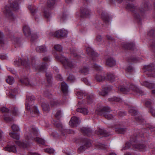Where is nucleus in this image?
Here are the masks:
<instances>
[{
    "instance_id": "33",
    "label": "nucleus",
    "mask_w": 155,
    "mask_h": 155,
    "mask_svg": "<svg viewBox=\"0 0 155 155\" xmlns=\"http://www.w3.org/2000/svg\"><path fill=\"white\" fill-rule=\"evenodd\" d=\"M95 78L97 81L99 82L104 81L105 79L104 76L99 74H96Z\"/></svg>"
},
{
    "instance_id": "36",
    "label": "nucleus",
    "mask_w": 155,
    "mask_h": 155,
    "mask_svg": "<svg viewBox=\"0 0 155 155\" xmlns=\"http://www.w3.org/2000/svg\"><path fill=\"white\" fill-rule=\"evenodd\" d=\"M77 111L78 112L82 113L84 115H87L88 114V111L86 108H78L77 109Z\"/></svg>"
},
{
    "instance_id": "43",
    "label": "nucleus",
    "mask_w": 155,
    "mask_h": 155,
    "mask_svg": "<svg viewBox=\"0 0 155 155\" xmlns=\"http://www.w3.org/2000/svg\"><path fill=\"white\" fill-rule=\"evenodd\" d=\"M115 78L114 75L112 74H108L107 75V78L111 82L114 81Z\"/></svg>"
},
{
    "instance_id": "35",
    "label": "nucleus",
    "mask_w": 155,
    "mask_h": 155,
    "mask_svg": "<svg viewBox=\"0 0 155 155\" xmlns=\"http://www.w3.org/2000/svg\"><path fill=\"white\" fill-rule=\"evenodd\" d=\"M17 92V89L14 88L10 90L9 93V96L11 98H15V94Z\"/></svg>"
},
{
    "instance_id": "8",
    "label": "nucleus",
    "mask_w": 155,
    "mask_h": 155,
    "mask_svg": "<svg viewBox=\"0 0 155 155\" xmlns=\"http://www.w3.org/2000/svg\"><path fill=\"white\" fill-rule=\"evenodd\" d=\"M111 111L109 107L106 106L103 107L100 110L99 114L104 117L107 120H109L112 119L114 116L111 114H109Z\"/></svg>"
},
{
    "instance_id": "32",
    "label": "nucleus",
    "mask_w": 155,
    "mask_h": 155,
    "mask_svg": "<svg viewBox=\"0 0 155 155\" xmlns=\"http://www.w3.org/2000/svg\"><path fill=\"white\" fill-rule=\"evenodd\" d=\"M78 99H82L84 96H86V94L85 92L81 90H78L76 91Z\"/></svg>"
},
{
    "instance_id": "29",
    "label": "nucleus",
    "mask_w": 155,
    "mask_h": 155,
    "mask_svg": "<svg viewBox=\"0 0 155 155\" xmlns=\"http://www.w3.org/2000/svg\"><path fill=\"white\" fill-rule=\"evenodd\" d=\"M61 90L64 94H66L68 92V87L67 84L64 82L61 84Z\"/></svg>"
},
{
    "instance_id": "52",
    "label": "nucleus",
    "mask_w": 155,
    "mask_h": 155,
    "mask_svg": "<svg viewBox=\"0 0 155 155\" xmlns=\"http://www.w3.org/2000/svg\"><path fill=\"white\" fill-rule=\"evenodd\" d=\"M84 145L87 148L91 146V142L90 140L86 139L85 140V143Z\"/></svg>"
},
{
    "instance_id": "50",
    "label": "nucleus",
    "mask_w": 155,
    "mask_h": 155,
    "mask_svg": "<svg viewBox=\"0 0 155 155\" xmlns=\"http://www.w3.org/2000/svg\"><path fill=\"white\" fill-rule=\"evenodd\" d=\"M108 100L110 102H119L120 101L121 99L119 97H112L108 99Z\"/></svg>"
},
{
    "instance_id": "44",
    "label": "nucleus",
    "mask_w": 155,
    "mask_h": 155,
    "mask_svg": "<svg viewBox=\"0 0 155 155\" xmlns=\"http://www.w3.org/2000/svg\"><path fill=\"white\" fill-rule=\"evenodd\" d=\"M128 109L129 113L132 115L135 116L137 114V111L134 109L133 107H130Z\"/></svg>"
},
{
    "instance_id": "15",
    "label": "nucleus",
    "mask_w": 155,
    "mask_h": 155,
    "mask_svg": "<svg viewBox=\"0 0 155 155\" xmlns=\"http://www.w3.org/2000/svg\"><path fill=\"white\" fill-rule=\"evenodd\" d=\"M51 13L49 9L47 8H45L43 10V16L47 20V21H48L51 18Z\"/></svg>"
},
{
    "instance_id": "30",
    "label": "nucleus",
    "mask_w": 155,
    "mask_h": 155,
    "mask_svg": "<svg viewBox=\"0 0 155 155\" xmlns=\"http://www.w3.org/2000/svg\"><path fill=\"white\" fill-rule=\"evenodd\" d=\"M77 49L75 48H72L70 49V51L71 54L74 57L78 59H79L81 56L77 54Z\"/></svg>"
},
{
    "instance_id": "41",
    "label": "nucleus",
    "mask_w": 155,
    "mask_h": 155,
    "mask_svg": "<svg viewBox=\"0 0 155 155\" xmlns=\"http://www.w3.org/2000/svg\"><path fill=\"white\" fill-rule=\"evenodd\" d=\"M115 131L117 133L124 134L125 132L126 129L124 128L117 127L115 128Z\"/></svg>"
},
{
    "instance_id": "7",
    "label": "nucleus",
    "mask_w": 155,
    "mask_h": 155,
    "mask_svg": "<svg viewBox=\"0 0 155 155\" xmlns=\"http://www.w3.org/2000/svg\"><path fill=\"white\" fill-rule=\"evenodd\" d=\"M55 58L56 60L60 61L65 66L70 68L74 67V64L69 61L68 59L63 56V55H57L55 56Z\"/></svg>"
},
{
    "instance_id": "14",
    "label": "nucleus",
    "mask_w": 155,
    "mask_h": 155,
    "mask_svg": "<svg viewBox=\"0 0 155 155\" xmlns=\"http://www.w3.org/2000/svg\"><path fill=\"white\" fill-rule=\"evenodd\" d=\"M81 131L84 135L87 136H90L92 133V130L88 127H83L81 128Z\"/></svg>"
},
{
    "instance_id": "42",
    "label": "nucleus",
    "mask_w": 155,
    "mask_h": 155,
    "mask_svg": "<svg viewBox=\"0 0 155 155\" xmlns=\"http://www.w3.org/2000/svg\"><path fill=\"white\" fill-rule=\"evenodd\" d=\"M94 98V96L93 94H87V100L88 104H90L92 103L93 99Z\"/></svg>"
},
{
    "instance_id": "25",
    "label": "nucleus",
    "mask_w": 155,
    "mask_h": 155,
    "mask_svg": "<svg viewBox=\"0 0 155 155\" xmlns=\"http://www.w3.org/2000/svg\"><path fill=\"white\" fill-rule=\"evenodd\" d=\"M95 133L98 135H100L105 137L109 135L106 131L104 129L100 128L95 131Z\"/></svg>"
},
{
    "instance_id": "22",
    "label": "nucleus",
    "mask_w": 155,
    "mask_h": 155,
    "mask_svg": "<svg viewBox=\"0 0 155 155\" xmlns=\"http://www.w3.org/2000/svg\"><path fill=\"white\" fill-rule=\"evenodd\" d=\"M152 103L150 100H147L145 103L146 106L148 107H149L150 108V112L152 114V115L155 117V110L153 109L151 107V104Z\"/></svg>"
},
{
    "instance_id": "38",
    "label": "nucleus",
    "mask_w": 155,
    "mask_h": 155,
    "mask_svg": "<svg viewBox=\"0 0 155 155\" xmlns=\"http://www.w3.org/2000/svg\"><path fill=\"white\" fill-rule=\"evenodd\" d=\"M55 0H48L47 2V5L49 8H53L55 3Z\"/></svg>"
},
{
    "instance_id": "2",
    "label": "nucleus",
    "mask_w": 155,
    "mask_h": 155,
    "mask_svg": "<svg viewBox=\"0 0 155 155\" xmlns=\"http://www.w3.org/2000/svg\"><path fill=\"white\" fill-rule=\"evenodd\" d=\"M23 0H17L12 3L7 5L5 7L4 13L6 16L11 21L15 20V17L13 15L11 10L16 11L19 9L18 3H20Z\"/></svg>"
},
{
    "instance_id": "31",
    "label": "nucleus",
    "mask_w": 155,
    "mask_h": 155,
    "mask_svg": "<svg viewBox=\"0 0 155 155\" xmlns=\"http://www.w3.org/2000/svg\"><path fill=\"white\" fill-rule=\"evenodd\" d=\"M142 84L143 85L150 89L154 87L155 85L154 83H150L147 81L143 82Z\"/></svg>"
},
{
    "instance_id": "40",
    "label": "nucleus",
    "mask_w": 155,
    "mask_h": 155,
    "mask_svg": "<svg viewBox=\"0 0 155 155\" xmlns=\"http://www.w3.org/2000/svg\"><path fill=\"white\" fill-rule=\"evenodd\" d=\"M41 106L42 109L44 111H48L49 110V106L48 103H43Z\"/></svg>"
},
{
    "instance_id": "16",
    "label": "nucleus",
    "mask_w": 155,
    "mask_h": 155,
    "mask_svg": "<svg viewBox=\"0 0 155 155\" xmlns=\"http://www.w3.org/2000/svg\"><path fill=\"white\" fill-rule=\"evenodd\" d=\"M122 47L125 49L134 50L135 49V45L133 43H125L123 44Z\"/></svg>"
},
{
    "instance_id": "48",
    "label": "nucleus",
    "mask_w": 155,
    "mask_h": 155,
    "mask_svg": "<svg viewBox=\"0 0 155 155\" xmlns=\"http://www.w3.org/2000/svg\"><path fill=\"white\" fill-rule=\"evenodd\" d=\"M79 72L81 74L85 75L89 73V70L88 68H81Z\"/></svg>"
},
{
    "instance_id": "11",
    "label": "nucleus",
    "mask_w": 155,
    "mask_h": 155,
    "mask_svg": "<svg viewBox=\"0 0 155 155\" xmlns=\"http://www.w3.org/2000/svg\"><path fill=\"white\" fill-rule=\"evenodd\" d=\"M68 32L67 31L62 29L56 31L54 33H53L52 35L55 37L61 38L66 36Z\"/></svg>"
},
{
    "instance_id": "13",
    "label": "nucleus",
    "mask_w": 155,
    "mask_h": 155,
    "mask_svg": "<svg viewBox=\"0 0 155 155\" xmlns=\"http://www.w3.org/2000/svg\"><path fill=\"white\" fill-rule=\"evenodd\" d=\"M80 121L79 118L76 116L72 117L69 122V125L73 127H77L80 124Z\"/></svg>"
},
{
    "instance_id": "60",
    "label": "nucleus",
    "mask_w": 155,
    "mask_h": 155,
    "mask_svg": "<svg viewBox=\"0 0 155 155\" xmlns=\"http://www.w3.org/2000/svg\"><path fill=\"white\" fill-rule=\"evenodd\" d=\"M87 148L84 145L81 146L78 149V151L79 152H81L84 151Z\"/></svg>"
},
{
    "instance_id": "6",
    "label": "nucleus",
    "mask_w": 155,
    "mask_h": 155,
    "mask_svg": "<svg viewBox=\"0 0 155 155\" xmlns=\"http://www.w3.org/2000/svg\"><path fill=\"white\" fill-rule=\"evenodd\" d=\"M140 136V134L137 135L134 134L133 137H131V144L132 145L134 148L137 150L140 151H142L145 149L146 146L143 144H138L136 142V137Z\"/></svg>"
},
{
    "instance_id": "54",
    "label": "nucleus",
    "mask_w": 155,
    "mask_h": 155,
    "mask_svg": "<svg viewBox=\"0 0 155 155\" xmlns=\"http://www.w3.org/2000/svg\"><path fill=\"white\" fill-rule=\"evenodd\" d=\"M12 128L14 132H18L19 130L18 127L15 124L13 125L11 127Z\"/></svg>"
},
{
    "instance_id": "17",
    "label": "nucleus",
    "mask_w": 155,
    "mask_h": 155,
    "mask_svg": "<svg viewBox=\"0 0 155 155\" xmlns=\"http://www.w3.org/2000/svg\"><path fill=\"white\" fill-rule=\"evenodd\" d=\"M86 51L87 54L92 56L93 60H94V58L98 56V55L97 53L95 52L91 48L88 47L86 48Z\"/></svg>"
},
{
    "instance_id": "46",
    "label": "nucleus",
    "mask_w": 155,
    "mask_h": 155,
    "mask_svg": "<svg viewBox=\"0 0 155 155\" xmlns=\"http://www.w3.org/2000/svg\"><path fill=\"white\" fill-rule=\"evenodd\" d=\"M9 135L11 137L16 140H18L19 139V135L17 134H16L13 132H10Z\"/></svg>"
},
{
    "instance_id": "47",
    "label": "nucleus",
    "mask_w": 155,
    "mask_h": 155,
    "mask_svg": "<svg viewBox=\"0 0 155 155\" xmlns=\"http://www.w3.org/2000/svg\"><path fill=\"white\" fill-rule=\"evenodd\" d=\"M20 81L22 84H25L26 85H30L29 80L27 78H25L24 79H21Z\"/></svg>"
},
{
    "instance_id": "51",
    "label": "nucleus",
    "mask_w": 155,
    "mask_h": 155,
    "mask_svg": "<svg viewBox=\"0 0 155 155\" xmlns=\"http://www.w3.org/2000/svg\"><path fill=\"white\" fill-rule=\"evenodd\" d=\"M54 48L57 51L61 52L62 51V47L61 45H55L54 47Z\"/></svg>"
},
{
    "instance_id": "26",
    "label": "nucleus",
    "mask_w": 155,
    "mask_h": 155,
    "mask_svg": "<svg viewBox=\"0 0 155 155\" xmlns=\"http://www.w3.org/2000/svg\"><path fill=\"white\" fill-rule=\"evenodd\" d=\"M101 17L105 23L108 24L109 23L110 18L109 16L107 13H104L103 12L101 14Z\"/></svg>"
},
{
    "instance_id": "27",
    "label": "nucleus",
    "mask_w": 155,
    "mask_h": 155,
    "mask_svg": "<svg viewBox=\"0 0 155 155\" xmlns=\"http://www.w3.org/2000/svg\"><path fill=\"white\" fill-rule=\"evenodd\" d=\"M28 8L30 10L31 14L34 16H35L37 11V8L35 6L30 5L28 6Z\"/></svg>"
},
{
    "instance_id": "28",
    "label": "nucleus",
    "mask_w": 155,
    "mask_h": 155,
    "mask_svg": "<svg viewBox=\"0 0 155 155\" xmlns=\"http://www.w3.org/2000/svg\"><path fill=\"white\" fill-rule=\"evenodd\" d=\"M36 51L39 53H45L47 51L46 47L44 45L37 47L36 48Z\"/></svg>"
},
{
    "instance_id": "59",
    "label": "nucleus",
    "mask_w": 155,
    "mask_h": 155,
    "mask_svg": "<svg viewBox=\"0 0 155 155\" xmlns=\"http://www.w3.org/2000/svg\"><path fill=\"white\" fill-rule=\"evenodd\" d=\"M68 80L70 82L74 81L75 79L74 76L72 75H70L69 76L68 78Z\"/></svg>"
},
{
    "instance_id": "61",
    "label": "nucleus",
    "mask_w": 155,
    "mask_h": 155,
    "mask_svg": "<svg viewBox=\"0 0 155 155\" xmlns=\"http://www.w3.org/2000/svg\"><path fill=\"white\" fill-rule=\"evenodd\" d=\"M59 104V102L58 101H52L50 102V104L52 106H54L57 105Z\"/></svg>"
},
{
    "instance_id": "45",
    "label": "nucleus",
    "mask_w": 155,
    "mask_h": 155,
    "mask_svg": "<svg viewBox=\"0 0 155 155\" xmlns=\"http://www.w3.org/2000/svg\"><path fill=\"white\" fill-rule=\"evenodd\" d=\"M12 114L15 116L17 115L18 113L17 108L15 106H14L11 109Z\"/></svg>"
},
{
    "instance_id": "4",
    "label": "nucleus",
    "mask_w": 155,
    "mask_h": 155,
    "mask_svg": "<svg viewBox=\"0 0 155 155\" xmlns=\"http://www.w3.org/2000/svg\"><path fill=\"white\" fill-rule=\"evenodd\" d=\"M35 99V97L33 96H31L29 97L27 96L26 101L25 104L26 105V109L28 110H30L31 111H33L35 114H39V111L37 107L35 106L32 107L31 105L33 104L32 101Z\"/></svg>"
},
{
    "instance_id": "10",
    "label": "nucleus",
    "mask_w": 155,
    "mask_h": 155,
    "mask_svg": "<svg viewBox=\"0 0 155 155\" xmlns=\"http://www.w3.org/2000/svg\"><path fill=\"white\" fill-rule=\"evenodd\" d=\"M35 71H37L39 72H45L47 82L48 83H50L51 82L52 79V74L50 72L47 71V68H35Z\"/></svg>"
},
{
    "instance_id": "24",
    "label": "nucleus",
    "mask_w": 155,
    "mask_h": 155,
    "mask_svg": "<svg viewBox=\"0 0 155 155\" xmlns=\"http://www.w3.org/2000/svg\"><path fill=\"white\" fill-rule=\"evenodd\" d=\"M5 150L9 152L16 153L17 152L16 147L15 145L8 146L5 148Z\"/></svg>"
},
{
    "instance_id": "37",
    "label": "nucleus",
    "mask_w": 155,
    "mask_h": 155,
    "mask_svg": "<svg viewBox=\"0 0 155 155\" xmlns=\"http://www.w3.org/2000/svg\"><path fill=\"white\" fill-rule=\"evenodd\" d=\"M95 146L97 149H105L107 147V146L105 145L100 143H97L95 144Z\"/></svg>"
},
{
    "instance_id": "19",
    "label": "nucleus",
    "mask_w": 155,
    "mask_h": 155,
    "mask_svg": "<svg viewBox=\"0 0 155 155\" xmlns=\"http://www.w3.org/2000/svg\"><path fill=\"white\" fill-rule=\"evenodd\" d=\"M23 30L25 35L27 37H29L31 35V31L29 26L25 25L23 27Z\"/></svg>"
},
{
    "instance_id": "62",
    "label": "nucleus",
    "mask_w": 155,
    "mask_h": 155,
    "mask_svg": "<svg viewBox=\"0 0 155 155\" xmlns=\"http://www.w3.org/2000/svg\"><path fill=\"white\" fill-rule=\"evenodd\" d=\"M154 67H155V65L153 63H150L148 65L144 66L143 68H153Z\"/></svg>"
},
{
    "instance_id": "63",
    "label": "nucleus",
    "mask_w": 155,
    "mask_h": 155,
    "mask_svg": "<svg viewBox=\"0 0 155 155\" xmlns=\"http://www.w3.org/2000/svg\"><path fill=\"white\" fill-rule=\"evenodd\" d=\"M0 110L3 113L7 112L9 110L8 108L4 107L1 108Z\"/></svg>"
},
{
    "instance_id": "5",
    "label": "nucleus",
    "mask_w": 155,
    "mask_h": 155,
    "mask_svg": "<svg viewBox=\"0 0 155 155\" xmlns=\"http://www.w3.org/2000/svg\"><path fill=\"white\" fill-rule=\"evenodd\" d=\"M32 61L30 62L28 58L25 59H22L18 58V59L14 61V64L16 67H19L21 65L23 66L25 68H28L31 67L30 65L35 62L34 59H32Z\"/></svg>"
},
{
    "instance_id": "56",
    "label": "nucleus",
    "mask_w": 155,
    "mask_h": 155,
    "mask_svg": "<svg viewBox=\"0 0 155 155\" xmlns=\"http://www.w3.org/2000/svg\"><path fill=\"white\" fill-rule=\"evenodd\" d=\"M125 71L128 74H133L134 72V68H126Z\"/></svg>"
},
{
    "instance_id": "23",
    "label": "nucleus",
    "mask_w": 155,
    "mask_h": 155,
    "mask_svg": "<svg viewBox=\"0 0 155 155\" xmlns=\"http://www.w3.org/2000/svg\"><path fill=\"white\" fill-rule=\"evenodd\" d=\"M6 42L4 38V36L3 32L0 31V46L4 47L6 45Z\"/></svg>"
},
{
    "instance_id": "64",
    "label": "nucleus",
    "mask_w": 155,
    "mask_h": 155,
    "mask_svg": "<svg viewBox=\"0 0 155 155\" xmlns=\"http://www.w3.org/2000/svg\"><path fill=\"white\" fill-rule=\"evenodd\" d=\"M61 111L60 110H58L56 114L55 115V116L57 118H59L61 117Z\"/></svg>"
},
{
    "instance_id": "3",
    "label": "nucleus",
    "mask_w": 155,
    "mask_h": 155,
    "mask_svg": "<svg viewBox=\"0 0 155 155\" xmlns=\"http://www.w3.org/2000/svg\"><path fill=\"white\" fill-rule=\"evenodd\" d=\"M118 89L121 92L124 94H126L131 91L140 94L143 93L142 91L132 84L128 85L127 87L121 86L119 87Z\"/></svg>"
},
{
    "instance_id": "1",
    "label": "nucleus",
    "mask_w": 155,
    "mask_h": 155,
    "mask_svg": "<svg viewBox=\"0 0 155 155\" xmlns=\"http://www.w3.org/2000/svg\"><path fill=\"white\" fill-rule=\"evenodd\" d=\"M141 7L140 9L132 4H128L126 6V8L131 12L135 19L138 21L140 22L141 20L140 15H142L146 11L150 9L151 5L148 0H143Z\"/></svg>"
},
{
    "instance_id": "49",
    "label": "nucleus",
    "mask_w": 155,
    "mask_h": 155,
    "mask_svg": "<svg viewBox=\"0 0 155 155\" xmlns=\"http://www.w3.org/2000/svg\"><path fill=\"white\" fill-rule=\"evenodd\" d=\"M14 78L13 77L8 76V78L6 79V82L10 84H12L13 83Z\"/></svg>"
},
{
    "instance_id": "12",
    "label": "nucleus",
    "mask_w": 155,
    "mask_h": 155,
    "mask_svg": "<svg viewBox=\"0 0 155 155\" xmlns=\"http://www.w3.org/2000/svg\"><path fill=\"white\" fill-rule=\"evenodd\" d=\"M91 12L87 7H82L80 9V16L81 17L87 18L89 17Z\"/></svg>"
},
{
    "instance_id": "34",
    "label": "nucleus",
    "mask_w": 155,
    "mask_h": 155,
    "mask_svg": "<svg viewBox=\"0 0 155 155\" xmlns=\"http://www.w3.org/2000/svg\"><path fill=\"white\" fill-rule=\"evenodd\" d=\"M32 139L36 142L38 143L41 144L42 145H44L45 143V141L43 139L39 138V137H35Z\"/></svg>"
},
{
    "instance_id": "39",
    "label": "nucleus",
    "mask_w": 155,
    "mask_h": 155,
    "mask_svg": "<svg viewBox=\"0 0 155 155\" xmlns=\"http://www.w3.org/2000/svg\"><path fill=\"white\" fill-rule=\"evenodd\" d=\"M143 72H145L146 74L148 75H151L152 74L151 72L153 71H154L155 68H143Z\"/></svg>"
},
{
    "instance_id": "58",
    "label": "nucleus",
    "mask_w": 155,
    "mask_h": 155,
    "mask_svg": "<svg viewBox=\"0 0 155 155\" xmlns=\"http://www.w3.org/2000/svg\"><path fill=\"white\" fill-rule=\"evenodd\" d=\"M61 133L63 135H65L67 134L70 133V130L68 129H62L61 130Z\"/></svg>"
},
{
    "instance_id": "55",
    "label": "nucleus",
    "mask_w": 155,
    "mask_h": 155,
    "mask_svg": "<svg viewBox=\"0 0 155 155\" xmlns=\"http://www.w3.org/2000/svg\"><path fill=\"white\" fill-rule=\"evenodd\" d=\"M54 125L57 127L62 128L63 126L61 123L59 121L55 122L54 124Z\"/></svg>"
},
{
    "instance_id": "53",
    "label": "nucleus",
    "mask_w": 155,
    "mask_h": 155,
    "mask_svg": "<svg viewBox=\"0 0 155 155\" xmlns=\"http://www.w3.org/2000/svg\"><path fill=\"white\" fill-rule=\"evenodd\" d=\"M44 151L49 154H52L54 153V150L52 148H48L44 149Z\"/></svg>"
},
{
    "instance_id": "20",
    "label": "nucleus",
    "mask_w": 155,
    "mask_h": 155,
    "mask_svg": "<svg viewBox=\"0 0 155 155\" xmlns=\"http://www.w3.org/2000/svg\"><path fill=\"white\" fill-rule=\"evenodd\" d=\"M15 143L20 147L23 148H26L28 146L29 144L28 141H20L16 140L15 141Z\"/></svg>"
},
{
    "instance_id": "57",
    "label": "nucleus",
    "mask_w": 155,
    "mask_h": 155,
    "mask_svg": "<svg viewBox=\"0 0 155 155\" xmlns=\"http://www.w3.org/2000/svg\"><path fill=\"white\" fill-rule=\"evenodd\" d=\"M29 37H31V41H34L35 39L38 37V36L36 34H32L31 35H31Z\"/></svg>"
},
{
    "instance_id": "9",
    "label": "nucleus",
    "mask_w": 155,
    "mask_h": 155,
    "mask_svg": "<svg viewBox=\"0 0 155 155\" xmlns=\"http://www.w3.org/2000/svg\"><path fill=\"white\" fill-rule=\"evenodd\" d=\"M148 36L152 38L150 41V47L152 51L155 53V30L152 29L147 34Z\"/></svg>"
},
{
    "instance_id": "21",
    "label": "nucleus",
    "mask_w": 155,
    "mask_h": 155,
    "mask_svg": "<svg viewBox=\"0 0 155 155\" xmlns=\"http://www.w3.org/2000/svg\"><path fill=\"white\" fill-rule=\"evenodd\" d=\"M110 88L109 87H105L102 88V90L99 93L100 95L105 96L107 95L108 92L110 91Z\"/></svg>"
},
{
    "instance_id": "18",
    "label": "nucleus",
    "mask_w": 155,
    "mask_h": 155,
    "mask_svg": "<svg viewBox=\"0 0 155 155\" xmlns=\"http://www.w3.org/2000/svg\"><path fill=\"white\" fill-rule=\"evenodd\" d=\"M106 64L109 67H113L116 65V62L113 58H110L107 59Z\"/></svg>"
}]
</instances>
